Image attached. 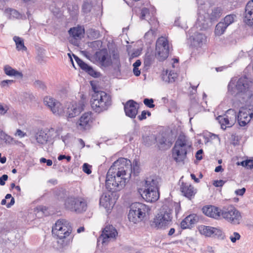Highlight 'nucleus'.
<instances>
[{
    "instance_id": "nucleus-1",
    "label": "nucleus",
    "mask_w": 253,
    "mask_h": 253,
    "mask_svg": "<svg viewBox=\"0 0 253 253\" xmlns=\"http://www.w3.org/2000/svg\"><path fill=\"white\" fill-rule=\"evenodd\" d=\"M131 166V161L126 158H120L114 162L106 175V188L110 190L116 187L123 188L130 177Z\"/></svg>"
},
{
    "instance_id": "nucleus-2",
    "label": "nucleus",
    "mask_w": 253,
    "mask_h": 253,
    "mask_svg": "<svg viewBox=\"0 0 253 253\" xmlns=\"http://www.w3.org/2000/svg\"><path fill=\"white\" fill-rule=\"evenodd\" d=\"M173 210L175 216L177 218L181 210L180 204L172 201H166L153 218L152 226L157 229L166 228L172 221V212Z\"/></svg>"
},
{
    "instance_id": "nucleus-3",
    "label": "nucleus",
    "mask_w": 253,
    "mask_h": 253,
    "mask_svg": "<svg viewBox=\"0 0 253 253\" xmlns=\"http://www.w3.org/2000/svg\"><path fill=\"white\" fill-rule=\"evenodd\" d=\"M191 145L185 135L180 134L172 148V156L173 160L177 163L183 162L187 157L188 150Z\"/></svg>"
},
{
    "instance_id": "nucleus-4",
    "label": "nucleus",
    "mask_w": 253,
    "mask_h": 253,
    "mask_svg": "<svg viewBox=\"0 0 253 253\" xmlns=\"http://www.w3.org/2000/svg\"><path fill=\"white\" fill-rule=\"evenodd\" d=\"M93 88L94 93L91 100V108L98 113L107 110L111 104L110 96L104 91H96L94 87Z\"/></svg>"
},
{
    "instance_id": "nucleus-5",
    "label": "nucleus",
    "mask_w": 253,
    "mask_h": 253,
    "mask_svg": "<svg viewBox=\"0 0 253 253\" xmlns=\"http://www.w3.org/2000/svg\"><path fill=\"white\" fill-rule=\"evenodd\" d=\"M150 209L149 206L140 203L131 205L128 214L129 221L137 223L143 221L149 215Z\"/></svg>"
},
{
    "instance_id": "nucleus-6",
    "label": "nucleus",
    "mask_w": 253,
    "mask_h": 253,
    "mask_svg": "<svg viewBox=\"0 0 253 253\" xmlns=\"http://www.w3.org/2000/svg\"><path fill=\"white\" fill-rule=\"evenodd\" d=\"M64 205L66 210L76 213H82L87 209V200L82 196H69L65 200Z\"/></svg>"
},
{
    "instance_id": "nucleus-7",
    "label": "nucleus",
    "mask_w": 253,
    "mask_h": 253,
    "mask_svg": "<svg viewBox=\"0 0 253 253\" xmlns=\"http://www.w3.org/2000/svg\"><path fill=\"white\" fill-rule=\"evenodd\" d=\"M169 46L168 39L161 37L157 40L155 48V56L160 61L166 59L169 54Z\"/></svg>"
},
{
    "instance_id": "nucleus-8",
    "label": "nucleus",
    "mask_w": 253,
    "mask_h": 253,
    "mask_svg": "<svg viewBox=\"0 0 253 253\" xmlns=\"http://www.w3.org/2000/svg\"><path fill=\"white\" fill-rule=\"evenodd\" d=\"M118 197L117 191H105L100 197V205L110 213Z\"/></svg>"
},
{
    "instance_id": "nucleus-9",
    "label": "nucleus",
    "mask_w": 253,
    "mask_h": 253,
    "mask_svg": "<svg viewBox=\"0 0 253 253\" xmlns=\"http://www.w3.org/2000/svg\"><path fill=\"white\" fill-rule=\"evenodd\" d=\"M72 232V228L69 223L64 220H58L52 228V233L58 238L68 237Z\"/></svg>"
},
{
    "instance_id": "nucleus-10",
    "label": "nucleus",
    "mask_w": 253,
    "mask_h": 253,
    "mask_svg": "<svg viewBox=\"0 0 253 253\" xmlns=\"http://www.w3.org/2000/svg\"><path fill=\"white\" fill-rule=\"evenodd\" d=\"M221 216L226 221L234 225L239 224L242 220L240 212L232 207L226 211H222Z\"/></svg>"
},
{
    "instance_id": "nucleus-11",
    "label": "nucleus",
    "mask_w": 253,
    "mask_h": 253,
    "mask_svg": "<svg viewBox=\"0 0 253 253\" xmlns=\"http://www.w3.org/2000/svg\"><path fill=\"white\" fill-rule=\"evenodd\" d=\"M222 129L225 130L226 127H231L237 120L236 112L233 109L228 110L224 116H219L217 118Z\"/></svg>"
},
{
    "instance_id": "nucleus-12",
    "label": "nucleus",
    "mask_w": 253,
    "mask_h": 253,
    "mask_svg": "<svg viewBox=\"0 0 253 253\" xmlns=\"http://www.w3.org/2000/svg\"><path fill=\"white\" fill-rule=\"evenodd\" d=\"M84 105L82 101L70 103L66 108L63 109L64 112L62 115H65L68 118L75 117L83 110Z\"/></svg>"
},
{
    "instance_id": "nucleus-13",
    "label": "nucleus",
    "mask_w": 253,
    "mask_h": 253,
    "mask_svg": "<svg viewBox=\"0 0 253 253\" xmlns=\"http://www.w3.org/2000/svg\"><path fill=\"white\" fill-rule=\"evenodd\" d=\"M43 102L52 112L55 115H62L64 112L62 104L56 99L50 96H46Z\"/></svg>"
},
{
    "instance_id": "nucleus-14",
    "label": "nucleus",
    "mask_w": 253,
    "mask_h": 253,
    "mask_svg": "<svg viewBox=\"0 0 253 253\" xmlns=\"http://www.w3.org/2000/svg\"><path fill=\"white\" fill-rule=\"evenodd\" d=\"M54 132V129L53 128L41 130L36 133L35 138L38 143L44 145L51 139Z\"/></svg>"
},
{
    "instance_id": "nucleus-15",
    "label": "nucleus",
    "mask_w": 253,
    "mask_h": 253,
    "mask_svg": "<svg viewBox=\"0 0 253 253\" xmlns=\"http://www.w3.org/2000/svg\"><path fill=\"white\" fill-rule=\"evenodd\" d=\"M141 185L145 187V190H159L161 185V179L156 175H151L146 178L141 182Z\"/></svg>"
},
{
    "instance_id": "nucleus-16",
    "label": "nucleus",
    "mask_w": 253,
    "mask_h": 253,
    "mask_svg": "<svg viewBox=\"0 0 253 253\" xmlns=\"http://www.w3.org/2000/svg\"><path fill=\"white\" fill-rule=\"evenodd\" d=\"M95 59L101 66L108 67L111 64V56L107 49H102L97 51Z\"/></svg>"
},
{
    "instance_id": "nucleus-17",
    "label": "nucleus",
    "mask_w": 253,
    "mask_h": 253,
    "mask_svg": "<svg viewBox=\"0 0 253 253\" xmlns=\"http://www.w3.org/2000/svg\"><path fill=\"white\" fill-rule=\"evenodd\" d=\"M118 232L112 225H107L104 229L98 241L102 240V244L106 243L111 239L115 238Z\"/></svg>"
},
{
    "instance_id": "nucleus-18",
    "label": "nucleus",
    "mask_w": 253,
    "mask_h": 253,
    "mask_svg": "<svg viewBox=\"0 0 253 253\" xmlns=\"http://www.w3.org/2000/svg\"><path fill=\"white\" fill-rule=\"evenodd\" d=\"M198 230L201 234L207 237H220L222 235V231L220 229L211 226L202 225L199 226Z\"/></svg>"
},
{
    "instance_id": "nucleus-19",
    "label": "nucleus",
    "mask_w": 253,
    "mask_h": 253,
    "mask_svg": "<svg viewBox=\"0 0 253 253\" xmlns=\"http://www.w3.org/2000/svg\"><path fill=\"white\" fill-rule=\"evenodd\" d=\"M92 120L91 112H88L84 113L77 124L78 128L80 129H88L92 122Z\"/></svg>"
},
{
    "instance_id": "nucleus-20",
    "label": "nucleus",
    "mask_w": 253,
    "mask_h": 253,
    "mask_svg": "<svg viewBox=\"0 0 253 253\" xmlns=\"http://www.w3.org/2000/svg\"><path fill=\"white\" fill-rule=\"evenodd\" d=\"M202 211L206 215L216 219L220 218L222 211L218 208L211 205L204 206Z\"/></svg>"
},
{
    "instance_id": "nucleus-21",
    "label": "nucleus",
    "mask_w": 253,
    "mask_h": 253,
    "mask_svg": "<svg viewBox=\"0 0 253 253\" xmlns=\"http://www.w3.org/2000/svg\"><path fill=\"white\" fill-rule=\"evenodd\" d=\"M137 104L132 100L128 101L124 106V109L126 116L131 118H134L138 112Z\"/></svg>"
},
{
    "instance_id": "nucleus-22",
    "label": "nucleus",
    "mask_w": 253,
    "mask_h": 253,
    "mask_svg": "<svg viewBox=\"0 0 253 253\" xmlns=\"http://www.w3.org/2000/svg\"><path fill=\"white\" fill-rule=\"evenodd\" d=\"M142 198L147 202H154L160 197L159 191H139Z\"/></svg>"
},
{
    "instance_id": "nucleus-23",
    "label": "nucleus",
    "mask_w": 253,
    "mask_h": 253,
    "mask_svg": "<svg viewBox=\"0 0 253 253\" xmlns=\"http://www.w3.org/2000/svg\"><path fill=\"white\" fill-rule=\"evenodd\" d=\"M244 21L249 25H253V0L249 1L246 5Z\"/></svg>"
},
{
    "instance_id": "nucleus-24",
    "label": "nucleus",
    "mask_w": 253,
    "mask_h": 253,
    "mask_svg": "<svg viewBox=\"0 0 253 253\" xmlns=\"http://www.w3.org/2000/svg\"><path fill=\"white\" fill-rule=\"evenodd\" d=\"M198 217L195 214H191L186 216L181 222L182 229L190 228L198 221Z\"/></svg>"
},
{
    "instance_id": "nucleus-25",
    "label": "nucleus",
    "mask_w": 253,
    "mask_h": 253,
    "mask_svg": "<svg viewBox=\"0 0 253 253\" xmlns=\"http://www.w3.org/2000/svg\"><path fill=\"white\" fill-rule=\"evenodd\" d=\"M192 44L197 47H201L207 41L206 36L200 33H196L192 37Z\"/></svg>"
},
{
    "instance_id": "nucleus-26",
    "label": "nucleus",
    "mask_w": 253,
    "mask_h": 253,
    "mask_svg": "<svg viewBox=\"0 0 253 253\" xmlns=\"http://www.w3.org/2000/svg\"><path fill=\"white\" fill-rule=\"evenodd\" d=\"M253 116V113H250L240 110L237 116V120L239 125L241 126H244L251 121Z\"/></svg>"
},
{
    "instance_id": "nucleus-27",
    "label": "nucleus",
    "mask_w": 253,
    "mask_h": 253,
    "mask_svg": "<svg viewBox=\"0 0 253 253\" xmlns=\"http://www.w3.org/2000/svg\"><path fill=\"white\" fill-rule=\"evenodd\" d=\"M74 57L78 65L82 70L85 71L91 76H94L96 75V72L93 70L91 67L88 66L77 56L74 55Z\"/></svg>"
},
{
    "instance_id": "nucleus-28",
    "label": "nucleus",
    "mask_w": 253,
    "mask_h": 253,
    "mask_svg": "<svg viewBox=\"0 0 253 253\" xmlns=\"http://www.w3.org/2000/svg\"><path fill=\"white\" fill-rule=\"evenodd\" d=\"M249 88L248 79L245 77L240 78L237 82L236 88L239 92H244Z\"/></svg>"
},
{
    "instance_id": "nucleus-29",
    "label": "nucleus",
    "mask_w": 253,
    "mask_h": 253,
    "mask_svg": "<svg viewBox=\"0 0 253 253\" xmlns=\"http://www.w3.org/2000/svg\"><path fill=\"white\" fill-rule=\"evenodd\" d=\"M158 143L159 147L163 149H168L170 148L172 145V141L169 138L161 135L157 138Z\"/></svg>"
},
{
    "instance_id": "nucleus-30",
    "label": "nucleus",
    "mask_w": 253,
    "mask_h": 253,
    "mask_svg": "<svg viewBox=\"0 0 253 253\" xmlns=\"http://www.w3.org/2000/svg\"><path fill=\"white\" fill-rule=\"evenodd\" d=\"M84 29L81 27H74L69 31V35L75 40H80L84 34Z\"/></svg>"
},
{
    "instance_id": "nucleus-31",
    "label": "nucleus",
    "mask_w": 253,
    "mask_h": 253,
    "mask_svg": "<svg viewBox=\"0 0 253 253\" xmlns=\"http://www.w3.org/2000/svg\"><path fill=\"white\" fill-rule=\"evenodd\" d=\"M177 74L172 71H166L162 75V80L167 83H171L175 81L177 78Z\"/></svg>"
},
{
    "instance_id": "nucleus-32",
    "label": "nucleus",
    "mask_w": 253,
    "mask_h": 253,
    "mask_svg": "<svg viewBox=\"0 0 253 253\" xmlns=\"http://www.w3.org/2000/svg\"><path fill=\"white\" fill-rule=\"evenodd\" d=\"M3 70L4 73L7 76H14L21 79L23 78V74L21 72L13 69L9 65H6L4 66Z\"/></svg>"
},
{
    "instance_id": "nucleus-33",
    "label": "nucleus",
    "mask_w": 253,
    "mask_h": 253,
    "mask_svg": "<svg viewBox=\"0 0 253 253\" xmlns=\"http://www.w3.org/2000/svg\"><path fill=\"white\" fill-rule=\"evenodd\" d=\"M70 242V240L67 239V237L58 238V240L57 242V248L59 250L63 251L69 246Z\"/></svg>"
},
{
    "instance_id": "nucleus-34",
    "label": "nucleus",
    "mask_w": 253,
    "mask_h": 253,
    "mask_svg": "<svg viewBox=\"0 0 253 253\" xmlns=\"http://www.w3.org/2000/svg\"><path fill=\"white\" fill-rule=\"evenodd\" d=\"M227 26L223 23L222 21L219 22L215 26L214 30V34L217 36H220L225 32Z\"/></svg>"
},
{
    "instance_id": "nucleus-35",
    "label": "nucleus",
    "mask_w": 253,
    "mask_h": 253,
    "mask_svg": "<svg viewBox=\"0 0 253 253\" xmlns=\"http://www.w3.org/2000/svg\"><path fill=\"white\" fill-rule=\"evenodd\" d=\"M13 40L16 43V48L18 50L25 51L27 50L26 47L24 45V41L22 38L14 36Z\"/></svg>"
},
{
    "instance_id": "nucleus-36",
    "label": "nucleus",
    "mask_w": 253,
    "mask_h": 253,
    "mask_svg": "<svg viewBox=\"0 0 253 253\" xmlns=\"http://www.w3.org/2000/svg\"><path fill=\"white\" fill-rule=\"evenodd\" d=\"M143 142L146 146H150L155 143L156 140V137L154 134H150L147 136H143L142 137Z\"/></svg>"
},
{
    "instance_id": "nucleus-37",
    "label": "nucleus",
    "mask_w": 253,
    "mask_h": 253,
    "mask_svg": "<svg viewBox=\"0 0 253 253\" xmlns=\"http://www.w3.org/2000/svg\"><path fill=\"white\" fill-rule=\"evenodd\" d=\"M222 13V10L220 7L214 8L210 14V19L211 20H216L219 18Z\"/></svg>"
},
{
    "instance_id": "nucleus-38",
    "label": "nucleus",
    "mask_w": 253,
    "mask_h": 253,
    "mask_svg": "<svg viewBox=\"0 0 253 253\" xmlns=\"http://www.w3.org/2000/svg\"><path fill=\"white\" fill-rule=\"evenodd\" d=\"M5 13L8 14L9 18H19L20 17V13L15 9L7 8L5 11Z\"/></svg>"
},
{
    "instance_id": "nucleus-39",
    "label": "nucleus",
    "mask_w": 253,
    "mask_h": 253,
    "mask_svg": "<svg viewBox=\"0 0 253 253\" xmlns=\"http://www.w3.org/2000/svg\"><path fill=\"white\" fill-rule=\"evenodd\" d=\"M131 169H132V172H133L134 175H137L140 172L139 163L138 161L134 160L133 161L132 164L131 163Z\"/></svg>"
},
{
    "instance_id": "nucleus-40",
    "label": "nucleus",
    "mask_w": 253,
    "mask_h": 253,
    "mask_svg": "<svg viewBox=\"0 0 253 253\" xmlns=\"http://www.w3.org/2000/svg\"><path fill=\"white\" fill-rule=\"evenodd\" d=\"M235 17L234 15H228L223 19V23L228 27L234 22Z\"/></svg>"
},
{
    "instance_id": "nucleus-41",
    "label": "nucleus",
    "mask_w": 253,
    "mask_h": 253,
    "mask_svg": "<svg viewBox=\"0 0 253 253\" xmlns=\"http://www.w3.org/2000/svg\"><path fill=\"white\" fill-rule=\"evenodd\" d=\"M238 165H241L247 169H251L253 168V159L243 161L241 162V164L238 163Z\"/></svg>"
},
{
    "instance_id": "nucleus-42",
    "label": "nucleus",
    "mask_w": 253,
    "mask_h": 253,
    "mask_svg": "<svg viewBox=\"0 0 253 253\" xmlns=\"http://www.w3.org/2000/svg\"><path fill=\"white\" fill-rule=\"evenodd\" d=\"M5 199H6V201H8V203L6 205V207L8 208L11 207L12 205H14L15 200L14 198H13L11 194H7L5 197Z\"/></svg>"
},
{
    "instance_id": "nucleus-43",
    "label": "nucleus",
    "mask_w": 253,
    "mask_h": 253,
    "mask_svg": "<svg viewBox=\"0 0 253 253\" xmlns=\"http://www.w3.org/2000/svg\"><path fill=\"white\" fill-rule=\"evenodd\" d=\"M181 195L187 198L188 199H191L195 195L194 191H181Z\"/></svg>"
},
{
    "instance_id": "nucleus-44",
    "label": "nucleus",
    "mask_w": 253,
    "mask_h": 253,
    "mask_svg": "<svg viewBox=\"0 0 253 253\" xmlns=\"http://www.w3.org/2000/svg\"><path fill=\"white\" fill-rule=\"evenodd\" d=\"M241 236L238 232H234L229 237V239L233 243H236L237 240H240Z\"/></svg>"
},
{
    "instance_id": "nucleus-45",
    "label": "nucleus",
    "mask_w": 253,
    "mask_h": 253,
    "mask_svg": "<svg viewBox=\"0 0 253 253\" xmlns=\"http://www.w3.org/2000/svg\"><path fill=\"white\" fill-rule=\"evenodd\" d=\"M154 100L153 99L145 98L143 100L144 104L149 108H153L155 105L153 104Z\"/></svg>"
},
{
    "instance_id": "nucleus-46",
    "label": "nucleus",
    "mask_w": 253,
    "mask_h": 253,
    "mask_svg": "<svg viewBox=\"0 0 253 253\" xmlns=\"http://www.w3.org/2000/svg\"><path fill=\"white\" fill-rule=\"evenodd\" d=\"M91 5L88 2H84L83 5L82 9L84 12L88 13L91 10Z\"/></svg>"
},
{
    "instance_id": "nucleus-47",
    "label": "nucleus",
    "mask_w": 253,
    "mask_h": 253,
    "mask_svg": "<svg viewBox=\"0 0 253 253\" xmlns=\"http://www.w3.org/2000/svg\"><path fill=\"white\" fill-rule=\"evenodd\" d=\"M9 110V107L6 105H4L0 103V114L4 115Z\"/></svg>"
},
{
    "instance_id": "nucleus-48",
    "label": "nucleus",
    "mask_w": 253,
    "mask_h": 253,
    "mask_svg": "<svg viewBox=\"0 0 253 253\" xmlns=\"http://www.w3.org/2000/svg\"><path fill=\"white\" fill-rule=\"evenodd\" d=\"M112 66L116 73H120V67L121 64L120 61H117L116 62H112Z\"/></svg>"
},
{
    "instance_id": "nucleus-49",
    "label": "nucleus",
    "mask_w": 253,
    "mask_h": 253,
    "mask_svg": "<svg viewBox=\"0 0 253 253\" xmlns=\"http://www.w3.org/2000/svg\"><path fill=\"white\" fill-rule=\"evenodd\" d=\"M14 82L12 80H6L1 81L0 83V85L2 87H8L9 84H12Z\"/></svg>"
},
{
    "instance_id": "nucleus-50",
    "label": "nucleus",
    "mask_w": 253,
    "mask_h": 253,
    "mask_svg": "<svg viewBox=\"0 0 253 253\" xmlns=\"http://www.w3.org/2000/svg\"><path fill=\"white\" fill-rule=\"evenodd\" d=\"M146 115H147L148 116H150L151 114L149 111H143L141 112V115L138 116V118L140 121L144 120L146 119Z\"/></svg>"
},
{
    "instance_id": "nucleus-51",
    "label": "nucleus",
    "mask_w": 253,
    "mask_h": 253,
    "mask_svg": "<svg viewBox=\"0 0 253 253\" xmlns=\"http://www.w3.org/2000/svg\"><path fill=\"white\" fill-rule=\"evenodd\" d=\"M34 85L36 87L40 88L42 89H44L45 87V85L43 83L42 81L39 80L36 81L34 83Z\"/></svg>"
},
{
    "instance_id": "nucleus-52",
    "label": "nucleus",
    "mask_w": 253,
    "mask_h": 253,
    "mask_svg": "<svg viewBox=\"0 0 253 253\" xmlns=\"http://www.w3.org/2000/svg\"><path fill=\"white\" fill-rule=\"evenodd\" d=\"M90 166L88 164L84 163L83 166V170L85 173L89 174L91 173V170H90Z\"/></svg>"
},
{
    "instance_id": "nucleus-53",
    "label": "nucleus",
    "mask_w": 253,
    "mask_h": 253,
    "mask_svg": "<svg viewBox=\"0 0 253 253\" xmlns=\"http://www.w3.org/2000/svg\"><path fill=\"white\" fill-rule=\"evenodd\" d=\"M149 14V10L146 8H144L141 10L140 18L141 19H144L147 15Z\"/></svg>"
},
{
    "instance_id": "nucleus-54",
    "label": "nucleus",
    "mask_w": 253,
    "mask_h": 253,
    "mask_svg": "<svg viewBox=\"0 0 253 253\" xmlns=\"http://www.w3.org/2000/svg\"><path fill=\"white\" fill-rule=\"evenodd\" d=\"M234 83L232 82H230L228 85V91L231 94L233 95L234 92L233 91Z\"/></svg>"
},
{
    "instance_id": "nucleus-55",
    "label": "nucleus",
    "mask_w": 253,
    "mask_h": 253,
    "mask_svg": "<svg viewBox=\"0 0 253 253\" xmlns=\"http://www.w3.org/2000/svg\"><path fill=\"white\" fill-rule=\"evenodd\" d=\"M8 179V176L6 174H3L1 177H0V185H4L5 184V181Z\"/></svg>"
},
{
    "instance_id": "nucleus-56",
    "label": "nucleus",
    "mask_w": 253,
    "mask_h": 253,
    "mask_svg": "<svg viewBox=\"0 0 253 253\" xmlns=\"http://www.w3.org/2000/svg\"><path fill=\"white\" fill-rule=\"evenodd\" d=\"M192 189H193V187H192V186L188 183H185V184L183 183L182 184L181 188V190H192Z\"/></svg>"
},
{
    "instance_id": "nucleus-57",
    "label": "nucleus",
    "mask_w": 253,
    "mask_h": 253,
    "mask_svg": "<svg viewBox=\"0 0 253 253\" xmlns=\"http://www.w3.org/2000/svg\"><path fill=\"white\" fill-rule=\"evenodd\" d=\"M203 153V151L202 149L199 150L197 152L196 154V157L198 160H201L202 159V155Z\"/></svg>"
},
{
    "instance_id": "nucleus-58",
    "label": "nucleus",
    "mask_w": 253,
    "mask_h": 253,
    "mask_svg": "<svg viewBox=\"0 0 253 253\" xmlns=\"http://www.w3.org/2000/svg\"><path fill=\"white\" fill-rule=\"evenodd\" d=\"M26 133L22 131L21 130L18 129L15 133V135L18 136L20 138L23 137L26 135Z\"/></svg>"
},
{
    "instance_id": "nucleus-59",
    "label": "nucleus",
    "mask_w": 253,
    "mask_h": 253,
    "mask_svg": "<svg viewBox=\"0 0 253 253\" xmlns=\"http://www.w3.org/2000/svg\"><path fill=\"white\" fill-rule=\"evenodd\" d=\"M224 183V182L223 180H220L215 181L213 183V185L216 187H220L222 186Z\"/></svg>"
},
{
    "instance_id": "nucleus-60",
    "label": "nucleus",
    "mask_w": 253,
    "mask_h": 253,
    "mask_svg": "<svg viewBox=\"0 0 253 253\" xmlns=\"http://www.w3.org/2000/svg\"><path fill=\"white\" fill-rule=\"evenodd\" d=\"M47 208L46 207L43 206H39L36 208V210L38 211H41L44 212V211H46Z\"/></svg>"
},
{
    "instance_id": "nucleus-61",
    "label": "nucleus",
    "mask_w": 253,
    "mask_h": 253,
    "mask_svg": "<svg viewBox=\"0 0 253 253\" xmlns=\"http://www.w3.org/2000/svg\"><path fill=\"white\" fill-rule=\"evenodd\" d=\"M199 85V83H198L196 85H192L191 84H190V86H191V88H192V89L193 90V91H191V92L192 94H195L196 93L197 87Z\"/></svg>"
},
{
    "instance_id": "nucleus-62",
    "label": "nucleus",
    "mask_w": 253,
    "mask_h": 253,
    "mask_svg": "<svg viewBox=\"0 0 253 253\" xmlns=\"http://www.w3.org/2000/svg\"><path fill=\"white\" fill-rule=\"evenodd\" d=\"M133 72L134 74L136 76H138L140 74V70H139L138 68L133 67Z\"/></svg>"
},
{
    "instance_id": "nucleus-63",
    "label": "nucleus",
    "mask_w": 253,
    "mask_h": 253,
    "mask_svg": "<svg viewBox=\"0 0 253 253\" xmlns=\"http://www.w3.org/2000/svg\"><path fill=\"white\" fill-rule=\"evenodd\" d=\"M112 58L113 60V62H116L117 61H120L119 60V54L117 53H114L112 55Z\"/></svg>"
},
{
    "instance_id": "nucleus-64",
    "label": "nucleus",
    "mask_w": 253,
    "mask_h": 253,
    "mask_svg": "<svg viewBox=\"0 0 253 253\" xmlns=\"http://www.w3.org/2000/svg\"><path fill=\"white\" fill-rule=\"evenodd\" d=\"M141 65V62L139 60H137L133 64V67L138 68Z\"/></svg>"
}]
</instances>
